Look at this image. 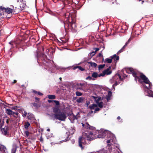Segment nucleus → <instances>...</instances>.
I'll return each mask as SVG.
<instances>
[{
	"label": "nucleus",
	"instance_id": "obj_1",
	"mask_svg": "<svg viewBox=\"0 0 153 153\" xmlns=\"http://www.w3.org/2000/svg\"><path fill=\"white\" fill-rule=\"evenodd\" d=\"M127 72L129 74H132L134 77L135 80L137 81V79L139 82L142 84L146 88L150 90L151 89L152 86L151 83L148 78L143 74L141 73L139 76H138L137 72L132 68H128Z\"/></svg>",
	"mask_w": 153,
	"mask_h": 153
},
{
	"label": "nucleus",
	"instance_id": "obj_2",
	"mask_svg": "<svg viewBox=\"0 0 153 153\" xmlns=\"http://www.w3.org/2000/svg\"><path fill=\"white\" fill-rule=\"evenodd\" d=\"M93 132L91 131H87L83 134L82 137H80L78 140L79 146L82 149H83L86 144V140L91 141L93 140L92 135Z\"/></svg>",
	"mask_w": 153,
	"mask_h": 153
},
{
	"label": "nucleus",
	"instance_id": "obj_3",
	"mask_svg": "<svg viewBox=\"0 0 153 153\" xmlns=\"http://www.w3.org/2000/svg\"><path fill=\"white\" fill-rule=\"evenodd\" d=\"M37 55V61L39 62V61L40 63H42L43 65L46 66V69L48 68H50L52 66L51 61L50 59H47V56L46 55L43 53H41L39 55ZM53 62V61H52Z\"/></svg>",
	"mask_w": 153,
	"mask_h": 153
},
{
	"label": "nucleus",
	"instance_id": "obj_4",
	"mask_svg": "<svg viewBox=\"0 0 153 153\" xmlns=\"http://www.w3.org/2000/svg\"><path fill=\"white\" fill-rule=\"evenodd\" d=\"M70 18L69 16L66 19V20L64 22V27L65 30L68 29L70 27H71L72 29H75L76 27V26L75 23V20L74 18H73L72 16H71V18L72 20L70 22L69 19Z\"/></svg>",
	"mask_w": 153,
	"mask_h": 153
},
{
	"label": "nucleus",
	"instance_id": "obj_5",
	"mask_svg": "<svg viewBox=\"0 0 153 153\" xmlns=\"http://www.w3.org/2000/svg\"><path fill=\"white\" fill-rule=\"evenodd\" d=\"M96 133L93 134L92 135L93 139L94 140L97 138H104L107 135L108 131L107 130H97Z\"/></svg>",
	"mask_w": 153,
	"mask_h": 153
},
{
	"label": "nucleus",
	"instance_id": "obj_6",
	"mask_svg": "<svg viewBox=\"0 0 153 153\" xmlns=\"http://www.w3.org/2000/svg\"><path fill=\"white\" fill-rule=\"evenodd\" d=\"M55 118L61 121H65L66 118L65 114L63 112L59 111L58 113L54 114Z\"/></svg>",
	"mask_w": 153,
	"mask_h": 153
},
{
	"label": "nucleus",
	"instance_id": "obj_7",
	"mask_svg": "<svg viewBox=\"0 0 153 153\" xmlns=\"http://www.w3.org/2000/svg\"><path fill=\"white\" fill-rule=\"evenodd\" d=\"M13 118L11 119V121L15 123H17L20 121V117L18 112H15L13 114Z\"/></svg>",
	"mask_w": 153,
	"mask_h": 153
},
{
	"label": "nucleus",
	"instance_id": "obj_8",
	"mask_svg": "<svg viewBox=\"0 0 153 153\" xmlns=\"http://www.w3.org/2000/svg\"><path fill=\"white\" fill-rule=\"evenodd\" d=\"M118 79L120 81L122 80L121 76L119 74H116L113 78V81L115 82V83L113 85V87L114 89H115L114 86L117 85L120 83V82H117V79Z\"/></svg>",
	"mask_w": 153,
	"mask_h": 153
},
{
	"label": "nucleus",
	"instance_id": "obj_9",
	"mask_svg": "<svg viewBox=\"0 0 153 153\" xmlns=\"http://www.w3.org/2000/svg\"><path fill=\"white\" fill-rule=\"evenodd\" d=\"M86 86V85L85 83H80L76 84L75 85L74 87L77 89L84 91V88Z\"/></svg>",
	"mask_w": 153,
	"mask_h": 153
},
{
	"label": "nucleus",
	"instance_id": "obj_10",
	"mask_svg": "<svg viewBox=\"0 0 153 153\" xmlns=\"http://www.w3.org/2000/svg\"><path fill=\"white\" fill-rule=\"evenodd\" d=\"M1 11H4L8 14H10V13L13 12V9H11L10 8H6L1 6H0V11L1 12Z\"/></svg>",
	"mask_w": 153,
	"mask_h": 153
},
{
	"label": "nucleus",
	"instance_id": "obj_11",
	"mask_svg": "<svg viewBox=\"0 0 153 153\" xmlns=\"http://www.w3.org/2000/svg\"><path fill=\"white\" fill-rule=\"evenodd\" d=\"M13 13H19V11L22 10L23 9V7L22 6V7L21 6H18V7H15V8L13 6Z\"/></svg>",
	"mask_w": 153,
	"mask_h": 153
},
{
	"label": "nucleus",
	"instance_id": "obj_12",
	"mask_svg": "<svg viewBox=\"0 0 153 153\" xmlns=\"http://www.w3.org/2000/svg\"><path fill=\"white\" fill-rule=\"evenodd\" d=\"M7 149L5 146L0 143V153H7Z\"/></svg>",
	"mask_w": 153,
	"mask_h": 153
},
{
	"label": "nucleus",
	"instance_id": "obj_13",
	"mask_svg": "<svg viewBox=\"0 0 153 153\" xmlns=\"http://www.w3.org/2000/svg\"><path fill=\"white\" fill-rule=\"evenodd\" d=\"M130 41V39H128V41L126 43L125 45L124 46L122 47V48L117 53V54H119L123 52L125 50V48L126 47L127 45L129 44Z\"/></svg>",
	"mask_w": 153,
	"mask_h": 153
},
{
	"label": "nucleus",
	"instance_id": "obj_14",
	"mask_svg": "<svg viewBox=\"0 0 153 153\" xmlns=\"http://www.w3.org/2000/svg\"><path fill=\"white\" fill-rule=\"evenodd\" d=\"M1 131L2 133L4 135H6L7 134V131L8 129V126H5L4 128H1Z\"/></svg>",
	"mask_w": 153,
	"mask_h": 153
},
{
	"label": "nucleus",
	"instance_id": "obj_15",
	"mask_svg": "<svg viewBox=\"0 0 153 153\" xmlns=\"http://www.w3.org/2000/svg\"><path fill=\"white\" fill-rule=\"evenodd\" d=\"M110 58H111L112 60L113 59L115 63L117 62V61L119 60V56H117L116 54L111 56Z\"/></svg>",
	"mask_w": 153,
	"mask_h": 153
},
{
	"label": "nucleus",
	"instance_id": "obj_16",
	"mask_svg": "<svg viewBox=\"0 0 153 153\" xmlns=\"http://www.w3.org/2000/svg\"><path fill=\"white\" fill-rule=\"evenodd\" d=\"M85 128L87 129H89V130L92 131L94 130L95 129V127L90 126L88 123H86Z\"/></svg>",
	"mask_w": 153,
	"mask_h": 153
},
{
	"label": "nucleus",
	"instance_id": "obj_17",
	"mask_svg": "<svg viewBox=\"0 0 153 153\" xmlns=\"http://www.w3.org/2000/svg\"><path fill=\"white\" fill-rule=\"evenodd\" d=\"M6 113L8 115H13L15 113V112H13L10 109L7 108L6 109Z\"/></svg>",
	"mask_w": 153,
	"mask_h": 153
},
{
	"label": "nucleus",
	"instance_id": "obj_18",
	"mask_svg": "<svg viewBox=\"0 0 153 153\" xmlns=\"http://www.w3.org/2000/svg\"><path fill=\"white\" fill-rule=\"evenodd\" d=\"M27 119L29 120H34V116L32 114H30L28 113L27 117Z\"/></svg>",
	"mask_w": 153,
	"mask_h": 153
},
{
	"label": "nucleus",
	"instance_id": "obj_19",
	"mask_svg": "<svg viewBox=\"0 0 153 153\" xmlns=\"http://www.w3.org/2000/svg\"><path fill=\"white\" fill-rule=\"evenodd\" d=\"M112 95V92L111 91H109L108 95L106 96V98L108 101L109 100L110 98Z\"/></svg>",
	"mask_w": 153,
	"mask_h": 153
},
{
	"label": "nucleus",
	"instance_id": "obj_20",
	"mask_svg": "<svg viewBox=\"0 0 153 153\" xmlns=\"http://www.w3.org/2000/svg\"><path fill=\"white\" fill-rule=\"evenodd\" d=\"M103 72L105 75L106 74L107 75H110L112 73V71H108V69L105 70Z\"/></svg>",
	"mask_w": 153,
	"mask_h": 153
},
{
	"label": "nucleus",
	"instance_id": "obj_21",
	"mask_svg": "<svg viewBox=\"0 0 153 153\" xmlns=\"http://www.w3.org/2000/svg\"><path fill=\"white\" fill-rule=\"evenodd\" d=\"M112 60L111 58H107L105 60L104 62L105 63H111L112 62Z\"/></svg>",
	"mask_w": 153,
	"mask_h": 153
},
{
	"label": "nucleus",
	"instance_id": "obj_22",
	"mask_svg": "<svg viewBox=\"0 0 153 153\" xmlns=\"http://www.w3.org/2000/svg\"><path fill=\"white\" fill-rule=\"evenodd\" d=\"M84 100V98L82 97H80L76 100V102L78 103L82 102Z\"/></svg>",
	"mask_w": 153,
	"mask_h": 153
},
{
	"label": "nucleus",
	"instance_id": "obj_23",
	"mask_svg": "<svg viewBox=\"0 0 153 153\" xmlns=\"http://www.w3.org/2000/svg\"><path fill=\"white\" fill-rule=\"evenodd\" d=\"M88 63L90 65V66L91 67H96L97 65V64L94 62H88Z\"/></svg>",
	"mask_w": 153,
	"mask_h": 153
},
{
	"label": "nucleus",
	"instance_id": "obj_24",
	"mask_svg": "<svg viewBox=\"0 0 153 153\" xmlns=\"http://www.w3.org/2000/svg\"><path fill=\"white\" fill-rule=\"evenodd\" d=\"M33 92L35 94H37L38 95H40V96H42L43 95V94L42 93H41L39 91H36L35 90H33Z\"/></svg>",
	"mask_w": 153,
	"mask_h": 153
},
{
	"label": "nucleus",
	"instance_id": "obj_25",
	"mask_svg": "<svg viewBox=\"0 0 153 153\" xmlns=\"http://www.w3.org/2000/svg\"><path fill=\"white\" fill-rule=\"evenodd\" d=\"M48 98L51 100L54 99L56 98V96L54 95H49L48 96Z\"/></svg>",
	"mask_w": 153,
	"mask_h": 153
},
{
	"label": "nucleus",
	"instance_id": "obj_26",
	"mask_svg": "<svg viewBox=\"0 0 153 153\" xmlns=\"http://www.w3.org/2000/svg\"><path fill=\"white\" fill-rule=\"evenodd\" d=\"M30 126V123H29V122H27L25 123L24 125L25 128L26 129H28V128Z\"/></svg>",
	"mask_w": 153,
	"mask_h": 153
},
{
	"label": "nucleus",
	"instance_id": "obj_27",
	"mask_svg": "<svg viewBox=\"0 0 153 153\" xmlns=\"http://www.w3.org/2000/svg\"><path fill=\"white\" fill-rule=\"evenodd\" d=\"M30 105H33V106L36 108H38L39 107V105L37 103L35 102L32 103L30 104Z\"/></svg>",
	"mask_w": 153,
	"mask_h": 153
},
{
	"label": "nucleus",
	"instance_id": "obj_28",
	"mask_svg": "<svg viewBox=\"0 0 153 153\" xmlns=\"http://www.w3.org/2000/svg\"><path fill=\"white\" fill-rule=\"evenodd\" d=\"M59 110V108L57 107L54 108L53 109V111L55 114H56L58 113Z\"/></svg>",
	"mask_w": 153,
	"mask_h": 153
},
{
	"label": "nucleus",
	"instance_id": "obj_29",
	"mask_svg": "<svg viewBox=\"0 0 153 153\" xmlns=\"http://www.w3.org/2000/svg\"><path fill=\"white\" fill-rule=\"evenodd\" d=\"M92 76L94 78H97L98 76V74L96 72H94L92 74Z\"/></svg>",
	"mask_w": 153,
	"mask_h": 153
},
{
	"label": "nucleus",
	"instance_id": "obj_30",
	"mask_svg": "<svg viewBox=\"0 0 153 153\" xmlns=\"http://www.w3.org/2000/svg\"><path fill=\"white\" fill-rule=\"evenodd\" d=\"M97 105L95 104H92V105H90L89 106V108L91 109H94V107H97Z\"/></svg>",
	"mask_w": 153,
	"mask_h": 153
},
{
	"label": "nucleus",
	"instance_id": "obj_31",
	"mask_svg": "<svg viewBox=\"0 0 153 153\" xmlns=\"http://www.w3.org/2000/svg\"><path fill=\"white\" fill-rule=\"evenodd\" d=\"M76 94L77 96H82V94L81 92H80L78 91H77L76 92Z\"/></svg>",
	"mask_w": 153,
	"mask_h": 153
},
{
	"label": "nucleus",
	"instance_id": "obj_32",
	"mask_svg": "<svg viewBox=\"0 0 153 153\" xmlns=\"http://www.w3.org/2000/svg\"><path fill=\"white\" fill-rule=\"evenodd\" d=\"M98 106L99 107L101 108L103 107V102H101L98 103Z\"/></svg>",
	"mask_w": 153,
	"mask_h": 153
},
{
	"label": "nucleus",
	"instance_id": "obj_33",
	"mask_svg": "<svg viewBox=\"0 0 153 153\" xmlns=\"http://www.w3.org/2000/svg\"><path fill=\"white\" fill-rule=\"evenodd\" d=\"M105 64L99 65V67H98L99 69L100 70V69L103 68H104V67H105Z\"/></svg>",
	"mask_w": 153,
	"mask_h": 153
},
{
	"label": "nucleus",
	"instance_id": "obj_34",
	"mask_svg": "<svg viewBox=\"0 0 153 153\" xmlns=\"http://www.w3.org/2000/svg\"><path fill=\"white\" fill-rule=\"evenodd\" d=\"M4 121L3 120L2 122H1V120L0 119V128H1L2 126L4 125Z\"/></svg>",
	"mask_w": 153,
	"mask_h": 153
},
{
	"label": "nucleus",
	"instance_id": "obj_35",
	"mask_svg": "<svg viewBox=\"0 0 153 153\" xmlns=\"http://www.w3.org/2000/svg\"><path fill=\"white\" fill-rule=\"evenodd\" d=\"M64 135L66 137V138L64 140L65 141H66L67 140H68L67 139L69 135L67 134V133H66Z\"/></svg>",
	"mask_w": 153,
	"mask_h": 153
},
{
	"label": "nucleus",
	"instance_id": "obj_36",
	"mask_svg": "<svg viewBox=\"0 0 153 153\" xmlns=\"http://www.w3.org/2000/svg\"><path fill=\"white\" fill-rule=\"evenodd\" d=\"M105 75L103 72L102 73H101L100 74H98V77H100L101 76H104Z\"/></svg>",
	"mask_w": 153,
	"mask_h": 153
},
{
	"label": "nucleus",
	"instance_id": "obj_37",
	"mask_svg": "<svg viewBox=\"0 0 153 153\" xmlns=\"http://www.w3.org/2000/svg\"><path fill=\"white\" fill-rule=\"evenodd\" d=\"M27 114V113L26 111H24V113L22 114V116L24 117H25L26 116Z\"/></svg>",
	"mask_w": 153,
	"mask_h": 153
},
{
	"label": "nucleus",
	"instance_id": "obj_38",
	"mask_svg": "<svg viewBox=\"0 0 153 153\" xmlns=\"http://www.w3.org/2000/svg\"><path fill=\"white\" fill-rule=\"evenodd\" d=\"M53 101L55 103L56 105H59V101L56 100H53Z\"/></svg>",
	"mask_w": 153,
	"mask_h": 153
},
{
	"label": "nucleus",
	"instance_id": "obj_39",
	"mask_svg": "<svg viewBox=\"0 0 153 153\" xmlns=\"http://www.w3.org/2000/svg\"><path fill=\"white\" fill-rule=\"evenodd\" d=\"M16 148L13 149L12 150L11 153H16Z\"/></svg>",
	"mask_w": 153,
	"mask_h": 153
},
{
	"label": "nucleus",
	"instance_id": "obj_40",
	"mask_svg": "<svg viewBox=\"0 0 153 153\" xmlns=\"http://www.w3.org/2000/svg\"><path fill=\"white\" fill-rule=\"evenodd\" d=\"M25 134L27 137H28L29 134V132L28 131H26Z\"/></svg>",
	"mask_w": 153,
	"mask_h": 153
},
{
	"label": "nucleus",
	"instance_id": "obj_41",
	"mask_svg": "<svg viewBox=\"0 0 153 153\" xmlns=\"http://www.w3.org/2000/svg\"><path fill=\"white\" fill-rule=\"evenodd\" d=\"M79 68L78 69H79V70L81 71H83L85 70V69L81 67V66H80L79 67Z\"/></svg>",
	"mask_w": 153,
	"mask_h": 153
},
{
	"label": "nucleus",
	"instance_id": "obj_42",
	"mask_svg": "<svg viewBox=\"0 0 153 153\" xmlns=\"http://www.w3.org/2000/svg\"><path fill=\"white\" fill-rule=\"evenodd\" d=\"M86 79H89V80H91L92 79V77L90 76H88L86 78Z\"/></svg>",
	"mask_w": 153,
	"mask_h": 153
},
{
	"label": "nucleus",
	"instance_id": "obj_43",
	"mask_svg": "<svg viewBox=\"0 0 153 153\" xmlns=\"http://www.w3.org/2000/svg\"><path fill=\"white\" fill-rule=\"evenodd\" d=\"M18 2H22L23 4L25 2V1H24V0H17Z\"/></svg>",
	"mask_w": 153,
	"mask_h": 153
},
{
	"label": "nucleus",
	"instance_id": "obj_44",
	"mask_svg": "<svg viewBox=\"0 0 153 153\" xmlns=\"http://www.w3.org/2000/svg\"><path fill=\"white\" fill-rule=\"evenodd\" d=\"M100 110V109L99 108H97L95 109V111L94 112V113H95L96 111H99Z\"/></svg>",
	"mask_w": 153,
	"mask_h": 153
},
{
	"label": "nucleus",
	"instance_id": "obj_45",
	"mask_svg": "<svg viewBox=\"0 0 153 153\" xmlns=\"http://www.w3.org/2000/svg\"><path fill=\"white\" fill-rule=\"evenodd\" d=\"M79 67H80V66H74V67H73V69L74 70H75V69H76V68H79Z\"/></svg>",
	"mask_w": 153,
	"mask_h": 153
},
{
	"label": "nucleus",
	"instance_id": "obj_46",
	"mask_svg": "<svg viewBox=\"0 0 153 153\" xmlns=\"http://www.w3.org/2000/svg\"><path fill=\"white\" fill-rule=\"evenodd\" d=\"M35 99L36 100V102H37V101H38L39 100V98H37V97H35Z\"/></svg>",
	"mask_w": 153,
	"mask_h": 153
},
{
	"label": "nucleus",
	"instance_id": "obj_47",
	"mask_svg": "<svg viewBox=\"0 0 153 153\" xmlns=\"http://www.w3.org/2000/svg\"><path fill=\"white\" fill-rule=\"evenodd\" d=\"M95 51L94 52L95 53L98 51L99 50V48H95Z\"/></svg>",
	"mask_w": 153,
	"mask_h": 153
},
{
	"label": "nucleus",
	"instance_id": "obj_48",
	"mask_svg": "<svg viewBox=\"0 0 153 153\" xmlns=\"http://www.w3.org/2000/svg\"><path fill=\"white\" fill-rule=\"evenodd\" d=\"M95 54V53L94 52H93L91 53V55L92 56H93Z\"/></svg>",
	"mask_w": 153,
	"mask_h": 153
},
{
	"label": "nucleus",
	"instance_id": "obj_49",
	"mask_svg": "<svg viewBox=\"0 0 153 153\" xmlns=\"http://www.w3.org/2000/svg\"><path fill=\"white\" fill-rule=\"evenodd\" d=\"M98 56L99 57H101L102 56H103L101 53H99Z\"/></svg>",
	"mask_w": 153,
	"mask_h": 153
},
{
	"label": "nucleus",
	"instance_id": "obj_50",
	"mask_svg": "<svg viewBox=\"0 0 153 153\" xmlns=\"http://www.w3.org/2000/svg\"><path fill=\"white\" fill-rule=\"evenodd\" d=\"M111 142V140H107V143H109Z\"/></svg>",
	"mask_w": 153,
	"mask_h": 153
},
{
	"label": "nucleus",
	"instance_id": "obj_51",
	"mask_svg": "<svg viewBox=\"0 0 153 153\" xmlns=\"http://www.w3.org/2000/svg\"><path fill=\"white\" fill-rule=\"evenodd\" d=\"M82 125L83 127L85 128V124H84L83 123H82Z\"/></svg>",
	"mask_w": 153,
	"mask_h": 153
},
{
	"label": "nucleus",
	"instance_id": "obj_52",
	"mask_svg": "<svg viewBox=\"0 0 153 153\" xmlns=\"http://www.w3.org/2000/svg\"><path fill=\"white\" fill-rule=\"evenodd\" d=\"M16 82H17V81H16V80H13V83H16Z\"/></svg>",
	"mask_w": 153,
	"mask_h": 153
},
{
	"label": "nucleus",
	"instance_id": "obj_53",
	"mask_svg": "<svg viewBox=\"0 0 153 153\" xmlns=\"http://www.w3.org/2000/svg\"><path fill=\"white\" fill-rule=\"evenodd\" d=\"M111 69V67L109 66L108 68H107V69H108V71H111L110 70Z\"/></svg>",
	"mask_w": 153,
	"mask_h": 153
},
{
	"label": "nucleus",
	"instance_id": "obj_54",
	"mask_svg": "<svg viewBox=\"0 0 153 153\" xmlns=\"http://www.w3.org/2000/svg\"><path fill=\"white\" fill-rule=\"evenodd\" d=\"M6 123L7 124L9 123V120H7L6 121Z\"/></svg>",
	"mask_w": 153,
	"mask_h": 153
},
{
	"label": "nucleus",
	"instance_id": "obj_55",
	"mask_svg": "<svg viewBox=\"0 0 153 153\" xmlns=\"http://www.w3.org/2000/svg\"><path fill=\"white\" fill-rule=\"evenodd\" d=\"M121 118L120 116H118L117 117V119L118 120H119Z\"/></svg>",
	"mask_w": 153,
	"mask_h": 153
},
{
	"label": "nucleus",
	"instance_id": "obj_56",
	"mask_svg": "<svg viewBox=\"0 0 153 153\" xmlns=\"http://www.w3.org/2000/svg\"><path fill=\"white\" fill-rule=\"evenodd\" d=\"M52 101H51V100H48V102H49V103H51V102H52Z\"/></svg>",
	"mask_w": 153,
	"mask_h": 153
},
{
	"label": "nucleus",
	"instance_id": "obj_57",
	"mask_svg": "<svg viewBox=\"0 0 153 153\" xmlns=\"http://www.w3.org/2000/svg\"><path fill=\"white\" fill-rule=\"evenodd\" d=\"M139 1H141V0H139ZM141 1H142V4H143V3L144 2V1H143V0H142Z\"/></svg>",
	"mask_w": 153,
	"mask_h": 153
},
{
	"label": "nucleus",
	"instance_id": "obj_58",
	"mask_svg": "<svg viewBox=\"0 0 153 153\" xmlns=\"http://www.w3.org/2000/svg\"><path fill=\"white\" fill-rule=\"evenodd\" d=\"M93 113V111H91L89 112V113L91 114Z\"/></svg>",
	"mask_w": 153,
	"mask_h": 153
},
{
	"label": "nucleus",
	"instance_id": "obj_59",
	"mask_svg": "<svg viewBox=\"0 0 153 153\" xmlns=\"http://www.w3.org/2000/svg\"><path fill=\"white\" fill-rule=\"evenodd\" d=\"M61 41H62V42H63V43H66V42H65V41H63V40H61Z\"/></svg>",
	"mask_w": 153,
	"mask_h": 153
},
{
	"label": "nucleus",
	"instance_id": "obj_60",
	"mask_svg": "<svg viewBox=\"0 0 153 153\" xmlns=\"http://www.w3.org/2000/svg\"><path fill=\"white\" fill-rule=\"evenodd\" d=\"M151 96L152 97H153V92H152V93Z\"/></svg>",
	"mask_w": 153,
	"mask_h": 153
},
{
	"label": "nucleus",
	"instance_id": "obj_61",
	"mask_svg": "<svg viewBox=\"0 0 153 153\" xmlns=\"http://www.w3.org/2000/svg\"><path fill=\"white\" fill-rule=\"evenodd\" d=\"M47 131H50V129H49V128H48V129H47Z\"/></svg>",
	"mask_w": 153,
	"mask_h": 153
},
{
	"label": "nucleus",
	"instance_id": "obj_62",
	"mask_svg": "<svg viewBox=\"0 0 153 153\" xmlns=\"http://www.w3.org/2000/svg\"><path fill=\"white\" fill-rule=\"evenodd\" d=\"M12 43V42H9V44H10V45H13V44Z\"/></svg>",
	"mask_w": 153,
	"mask_h": 153
},
{
	"label": "nucleus",
	"instance_id": "obj_63",
	"mask_svg": "<svg viewBox=\"0 0 153 153\" xmlns=\"http://www.w3.org/2000/svg\"><path fill=\"white\" fill-rule=\"evenodd\" d=\"M43 140V139H41L40 140V141H42Z\"/></svg>",
	"mask_w": 153,
	"mask_h": 153
},
{
	"label": "nucleus",
	"instance_id": "obj_64",
	"mask_svg": "<svg viewBox=\"0 0 153 153\" xmlns=\"http://www.w3.org/2000/svg\"><path fill=\"white\" fill-rule=\"evenodd\" d=\"M59 79L61 81L62 80V78L61 77H60L59 78Z\"/></svg>",
	"mask_w": 153,
	"mask_h": 153
}]
</instances>
